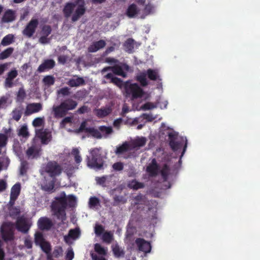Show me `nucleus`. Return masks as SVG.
I'll list each match as a JSON object with an SVG mask.
<instances>
[{"label":"nucleus","mask_w":260,"mask_h":260,"mask_svg":"<svg viewBox=\"0 0 260 260\" xmlns=\"http://www.w3.org/2000/svg\"><path fill=\"white\" fill-rule=\"evenodd\" d=\"M63 13L66 18L70 17L72 14V21H78L86 12L85 3L84 0H75L73 2L66 4Z\"/></svg>","instance_id":"nucleus-1"},{"label":"nucleus","mask_w":260,"mask_h":260,"mask_svg":"<svg viewBox=\"0 0 260 260\" xmlns=\"http://www.w3.org/2000/svg\"><path fill=\"white\" fill-rule=\"evenodd\" d=\"M67 197L64 192L61 193L59 197L55 198L51 205L52 210L58 219L62 221L66 219V209L67 207Z\"/></svg>","instance_id":"nucleus-2"},{"label":"nucleus","mask_w":260,"mask_h":260,"mask_svg":"<svg viewBox=\"0 0 260 260\" xmlns=\"http://www.w3.org/2000/svg\"><path fill=\"white\" fill-rule=\"evenodd\" d=\"M146 76L151 81H161L157 70L148 69L146 72H140L136 77V80L142 87H145L148 85Z\"/></svg>","instance_id":"nucleus-3"},{"label":"nucleus","mask_w":260,"mask_h":260,"mask_svg":"<svg viewBox=\"0 0 260 260\" xmlns=\"http://www.w3.org/2000/svg\"><path fill=\"white\" fill-rule=\"evenodd\" d=\"M168 137L169 145L172 150L174 152L181 149L184 143V147L181 155V157L182 156L187 147V141L186 138L183 137L178 138V135L174 133H170L168 135Z\"/></svg>","instance_id":"nucleus-4"},{"label":"nucleus","mask_w":260,"mask_h":260,"mask_svg":"<svg viewBox=\"0 0 260 260\" xmlns=\"http://www.w3.org/2000/svg\"><path fill=\"white\" fill-rule=\"evenodd\" d=\"M125 96H131L132 99H137L142 98L144 92L137 83H132L130 81L125 82L124 89Z\"/></svg>","instance_id":"nucleus-5"},{"label":"nucleus","mask_w":260,"mask_h":260,"mask_svg":"<svg viewBox=\"0 0 260 260\" xmlns=\"http://www.w3.org/2000/svg\"><path fill=\"white\" fill-rule=\"evenodd\" d=\"M62 171V168L57 161L51 160L48 161L42 168V172L47 174L52 179H56Z\"/></svg>","instance_id":"nucleus-6"},{"label":"nucleus","mask_w":260,"mask_h":260,"mask_svg":"<svg viewBox=\"0 0 260 260\" xmlns=\"http://www.w3.org/2000/svg\"><path fill=\"white\" fill-rule=\"evenodd\" d=\"M1 237L3 241L8 243L14 240V230L13 223L11 222H5L1 227Z\"/></svg>","instance_id":"nucleus-7"},{"label":"nucleus","mask_w":260,"mask_h":260,"mask_svg":"<svg viewBox=\"0 0 260 260\" xmlns=\"http://www.w3.org/2000/svg\"><path fill=\"white\" fill-rule=\"evenodd\" d=\"M31 225V223L30 220L24 216H19L17 218L16 227L17 230L20 232L24 234L27 233Z\"/></svg>","instance_id":"nucleus-8"},{"label":"nucleus","mask_w":260,"mask_h":260,"mask_svg":"<svg viewBox=\"0 0 260 260\" xmlns=\"http://www.w3.org/2000/svg\"><path fill=\"white\" fill-rule=\"evenodd\" d=\"M38 25V20L36 18H32L23 30V35L28 38H31L35 32Z\"/></svg>","instance_id":"nucleus-9"},{"label":"nucleus","mask_w":260,"mask_h":260,"mask_svg":"<svg viewBox=\"0 0 260 260\" xmlns=\"http://www.w3.org/2000/svg\"><path fill=\"white\" fill-rule=\"evenodd\" d=\"M135 243L138 247L139 251L145 253H149L151 250L150 243L143 238H138L135 240Z\"/></svg>","instance_id":"nucleus-10"},{"label":"nucleus","mask_w":260,"mask_h":260,"mask_svg":"<svg viewBox=\"0 0 260 260\" xmlns=\"http://www.w3.org/2000/svg\"><path fill=\"white\" fill-rule=\"evenodd\" d=\"M37 135L43 144H48L51 140V132L48 129H41L37 132Z\"/></svg>","instance_id":"nucleus-11"},{"label":"nucleus","mask_w":260,"mask_h":260,"mask_svg":"<svg viewBox=\"0 0 260 260\" xmlns=\"http://www.w3.org/2000/svg\"><path fill=\"white\" fill-rule=\"evenodd\" d=\"M87 165L91 168H98V148H94L87 156Z\"/></svg>","instance_id":"nucleus-12"},{"label":"nucleus","mask_w":260,"mask_h":260,"mask_svg":"<svg viewBox=\"0 0 260 260\" xmlns=\"http://www.w3.org/2000/svg\"><path fill=\"white\" fill-rule=\"evenodd\" d=\"M159 171V166L155 158H153L151 162L147 167L146 171L150 176L155 177L157 175Z\"/></svg>","instance_id":"nucleus-13"},{"label":"nucleus","mask_w":260,"mask_h":260,"mask_svg":"<svg viewBox=\"0 0 260 260\" xmlns=\"http://www.w3.org/2000/svg\"><path fill=\"white\" fill-rule=\"evenodd\" d=\"M86 121H83L79 128L76 130L77 133L85 132L90 135L98 138V129L92 127H86Z\"/></svg>","instance_id":"nucleus-14"},{"label":"nucleus","mask_w":260,"mask_h":260,"mask_svg":"<svg viewBox=\"0 0 260 260\" xmlns=\"http://www.w3.org/2000/svg\"><path fill=\"white\" fill-rule=\"evenodd\" d=\"M42 109V105L39 103H31L27 105L25 111V115H30L33 113L38 112Z\"/></svg>","instance_id":"nucleus-15"},{"label":"nucleus","mask_w":260,"mask_h":260,"mask_svg":"<svg viewBox=\"0 0 260 260\" xmlns=\"http://www.w3.org/2000/svg\"><path fill=\"white\" fill-rule=\"evenodd\" d=\"M38 225L41 230H49L52 226L53 223L48 217H42L38 220Z\"/></svg>","instance_id":"nucleus-16"},{"label":"nucleus","mask_w":260,"mask_h":260,"mask_svg":"<svg viewBox=\"0 0 260 260\" xmlns=\"http://www.w3.org/2000/svg\"><path fill=\"white\" fill-rule=\"evenodd\" d=\"M55 65V61L51 59L45 60L38 67L37 71L42 73L47 70L53 69Z\"/></svg>","instance_id":"nucleus-17"},{"label":"nucleus","mask_w":260,"mask_h":260,"mask_svg":"<svg viewBox=\"0 0 260 260\" xmlns=\"http://www.w3.org/2000/svg\"><path fill=\"white\" fill-rule=\"evenodd\" d=\"M105 78L107 80H109L110 83L114 84L120 89L122 88H123L124 89H125V82H123L121 79L115 77L112 73H108L105 76Z\"/></svg>","instance_id":"nucleus-18"},{"label":"nucleus","mask_w":260,"mask_h":260,"mask_svg":"<svg viewBox=\"0 0 260 260\" xmlns=\"http://www.w3.org/2000/svg\"><path fill=\"white\" fill-rule=\"evenodd\" d=\"M52 110L54 117L60 118L65 116L68 114V111L64 109V106L60 104L59 105L53 106Z\"/></svg>","instance_id":"nucleus-19"},{"label":"nucleus","mask_w":260,"mask_h":260,"mask_svg":"<svg viewBox=\"0 0 260 260\" xmlns=\"http://www.w3.org/2000/svg\"><path fill=\"white\" fill-rule=\"evenodd\" d=\"M56 179H52L49 181L45 180L43 184L41 185V189L47 192L51 193L55 191V183Z\"/></svg>","instance_id":"nucleus-20"},{"label":"nucleus","mask_w":260,"mask_h":260,"mask_svg":"<svg viewBox=\"0 0 260 260\" xmlns=\"http://www.w3.org/2000/svg\"><path fill=\"white\" fill-rule=\"evenodd\" d=\"M123 69L128 71L129 67L126 64H123L122 67L119 65H115L112 67L113 72L117 75L121 76L123 77H126V73L124 72Z\"/></svg>","instance_id":"nucleus-21"},{"label":"nucleus","mask_w":260,"mask_h":260,"mask_svg":"<svg viewBox=\"0 0 260 260\" xmlns=\"http://www.w3.org/2000/svg\"><path fill=\"white\" fill-rule=\"evenodd\" d=\"M15 12L11 9H8L5 12L1 21L3 23L11 22L15 19Z\"/></svg>","instance_id":"nucleus-22"},{"label":"nucleus","mask_w":260,"mask_h":260,"mask_svg":"<svg viewBox=\"0 0 260 260\" xmlns=\"http://www.w3.org/2000/svg\"><path fill=\"white\" fill-rule=\"evenodd\" d=\"M113 132L111 126H101L99 127V139L106 138L109 135Z\"/></svg>","instance_id":"nucleus-23"},{"label":"nucleus","mask_w":260,"mask_h":260,"mask_svg":"<svg viewBox=\"0 0 260 260\" xmlns=\"http://www.w3.org/2000/svg\"><path fill=\"white\" fill-rule=\"evenodd\" d=\"M139 9L135 4H132L128 6L126 11V15L129 18H134L139 13Z\"/></svg>","instance_id":"nucleus-24"},{"label":"nucleus","mask_w":260,"mask_h":260,"mask_svg":"<svg viewBox=\"0 0 260 260\" xmlns=\"http://www.w3.org/2000/svg\"><path fill=\"white\" fill-rule=\"evenodd\" d=\"M64 106V109L68 112L76 108L78 104L77 102L72 99H67L60 103Z\"/></svg>","instance_id":"nucleus-25"},{"label":"nucleus","mask_w":260,"mask_h":260,"mask_svg":"<svg viewBox=\"0 0 260 260\" xmlns=\"http://www.w3.org/2000/svg\"><path fill=\"white\" fill-rule=\"evenodd\" d=\"M113 253L115 257L119 258L124 256V250L120 247L117 243L114 244L111 246Z\"/></svg>","instance_id":"nucleus-26"},{"label":"nucleus","mask_w":260,"mask_h":260,"mask_svg":"<svg viewBox=\"0 0 260 260\" xmlns=\"http://www.w3.org/2000/svg\"><path fill=\"white\" fill-rule=\"evenodd\" d=\"M70 87H78L85 84V80L82 77L70 79L67 82Z\"/></svg>","instance_id":"nucleus-27"},{"label":"nucleus","mask_w":260,"mask_h":260,"mask_svg":"<svg viewBox=\"0 0 260 260\" xmlns=\"http://www.w3.org/2000/svg\"><path fill=\"white\" fill-rule=\"evenodd\" d=\"M100 237L102 241L107 244L111 243L114 240L113 234L111 231H106Z\"/></svg>","instance_id":"nucleus-28"},{"label":"nucleus","mask_w":260,"mask_h":260,"mask_svg":"<svg viewBox=\"0 0 260 260\" xmlns=\"http://www.w3.org/2000/svg\"><path fill=\"white\" fill-rule=\"evenodd\" d=\"M80 234L81 232L80 229L78 228H76L75 229L70 230L69 232L68 235L65 236L64 237V239L66 242H68V239L69 237L72 238V239L75 240L80 237Z\"/></svg>","instance_id":"nucleus-29"},{"label":"nucleus","mask_w":260,"mask_h":260,"mask_svg":"<svg viewBox=\"0 0 260 260\" xmlns=\"http://www.w3.org/2000/svg\"><path fill=\"white\" fill-rule=\"evenodd\" d=\"M21 190V186L19 183H16L11 188L10 196L12 200H16L19 196Z\"/></svg>","instance_id":"nucleus-30"},{"label":"nucleus","mask_w":260,"mask_h":260,"mask_svg":"<svg viewBox=\"0 0 260 260\" xmlns=\"http://www.w3.org/2000/svg\"><path fill=\"white\" fill-rule=\"evenodd\" d=\"M135 41L132 38H128L123 44V47L126 52L128 53H133L134 49Z\"/></svg>","instance_id":"nucleus-31"},{"label":"nucleus","mask_w":260,"mask_h":260,"mask_svg":"<svg viewBox=\"0 0 260 260\" xmlns=\"http://www.w3.org/2000/svg\"><path fill=\"white\" fill-rule=\"evenodd\" d=\"M22 111L23 109L21 108L14 109L11 113L12 118L9 120V123H10L11 120L18 121L21 118Z\"/></svg>","instance_id":"nucleus-32"},{"label":"nucleus","mask_w":260,"mask_h":260,"mask_svg":"<svg viewBox=\"0 0 260 260\" xmlns=\"http://www.w3.org/2000/svg\"><path fill=\"white\" fill-rule=\"evenodd\" d=\"M26 155L28 158H35L39 156V151L35 147L31 146L28 148L26 151Z\"/></svg>","instance_id":"nucleus-33"},{"label":"nucleus","mask_w":260,"mask_h":260,"mask_svg":"<svg viewBox=\"0 0 260 260\" xmlns=\"http://www.w3.org/2000/svg\"><path fill=\"white\" fill-rule=\"evenodd\" d=\"M55 81V78L52 75H47L43 78L42 82L45 87H49L54 85Z\"/></svg>","instance_id":"nucleus-34"},{"label":"nucleus","mask_w":260,"mask_h":260,"mask_svg":"<svg viewBox=\"0 0 260 260\" xmlns=\"http://www.w3.org/2000/svg\"><path fill=\"white\" fill-rule=\"evenodd\" d=\"M129 149V145L127 142H124L121 146L117 147L115 152L117 155L127 152Z\"/></svg>","instance_id":"nucleus-35"},{"label":"nucleus","mask_w":260,"mask_h":260,"mask_svg":"<svg viewBox=\"0 0 260 260\" xmlns=\"http://www.w3.org/2000/svg\"><path fill=\"white\" fill-rule=\"evenodd\" d=\"M128 186L134 190H137L138 189L144 188L145 186L143 183L139 182L136 179H134L129 181L128 184Z\"/></svg>","instance_id":"nucleus-36"},{"label":"nucleus","mask_w":260,"mask_h":260,"mask_svg":"<svg viewBox=\"0 0 260 260\" xmlns=\"http://www.w3.org/2000/svg\"><path fill=\"white\" fill-rule=\"evenodd\" d=\"M170 173V167L167 164H165L160 171V174L164 181L168 180Z\"/></svg>","instance_id":"nucleus-37"},{"label":"nucleus","mask_w":260,"mask_h":260,"mask_svg":"<svg viewBox=\"0 0 260 260\" xmlns=\"http://www.w3.org/2000/svg\"><path fill=\"white\" fill-rule=\"evenodd\" d=\"M43 235L40 232H37L35 234V243L37 245H40L45 242Z\"/></svg>","instance_id":"nucleus-38"},{"label":"nucleus","mask_w":260,"mask_h":260,"mask_svg":"<svg viewBox=\"0 0 260 260\" xmlns=\"http://www.w3.org/2000/svg\"><path fill=\"white\" fill-rule=\"evenodd\" d=\"M14 36L12 34H9L6 35L5 37L3 38L1 41V44L4 46H7L13 42Z\"/></svg>","instance_id":"nucleus-39"},{"label":"nucleus","mask_w":260,"mask_h":260,"mask_svg":"<svg viewBox=\"0 0 260 260\" xmlns=\"http://www.w3.org/2000/svg\"><path fill=\"white\" fill-rule=\"evenodd\" d=\"M71 154L74 157L75 161L76 164H79L82 161L81 156L80 155V152L77 148H74L71 152Z\"/></svg>","instance_id":"nucleus-40"},{"label":"nucleus","mask_w":260,"mask_h":260,"mask_svg":"<svg viewBox=\"0 0 260 260\" xmlns=\"http://www.w3.org/2000/svg\"><path fill=\"white\" fill-rule=\"evenodd\" d=\"M14 51L13 48L9 47L0 53V59H4L9 57Z\"/></svg>","instance_id":"nucleus-41"},{"label":"nucleus","mask_w":260,"mask_h":260,"mask_svg":"<svg viewBox=\"0 0 260 260\" xmlns=\"http://www.w3.org/2000/svg\"><path fill=\"white\" fill-rule=\"evenodd\" d=\"M28 169V163L26 160H22L21 162L20 167V174L21 175H24L26 174Z\"/></svg>","instance_id":"nucleus-42"},{"label":"nucleus","mask_w":260,"mask_h":260,"mask_svg":"<svg viewBox=\"0 0 260 260\" xmlns=\"http://www.w3.org/2000/svg\"><path fill=\"white\" fill-rule=\"evenodd\" d=\"M52 28L49 25H44L41 29V34L42 36L48 37L51 34Z\"/></svg>","instance_id":"nucleus-43"},{"label":"nucleus","mask_w":260,"mask_h":260,"mask_svg":"<svg viewBox=\"0 0 260 260\" xmlns=\"http://www.w3.org/2000/svg\"><path fill=\"white\" fill-rule=\"evenodd\" d=\"M18 136H22L23 138L27 137L29 136V133L27 126L25 125H22L18 130Z\"/></svg>","instance_id":"nucleus-44"},{"label":"nucleus","mask_w":260,"mask_h":260,"mask_svg":"<svg viewBox=\"0 0 260 260\" xmlns=\"http://www.w3.org/2000/svg\"><path fill=\"white\" fill-rule=\"evenodd\" d=\"M9 211L10 215L12 218H15L20 214V210L18 207H12L9 208Z\"/></svg>","instance_id":"nucleus-45"},{"label":"nucleus","mask_w":260,"mask_h":260,"mask_svg":"<svg viewBox=\"0 0 260 260\" xmlns=\"http://www.w3.org/2000/svg\"><path fill=\"white\" fill-rule=\"evenodd\" d=\"M42 250L47 254L50 253L51 248L50 243L47 241L44 242L39 245Z\"/></svg>","instance_id":"nucleus-46"},{"label":"nucleus","mask_w":260,"mask_h":260,"mask_svg":"<svg viewBox=\"0 0 260 260\" xmlns=\"http://www.w3.org/2000/svg\"><path fill=\"white\" fill-rule=\"evenodd\" d=\"M146 143V139L145 137H141L140 138H138L136 139L134 142V144L135 147H142L144 146Z\"/></svg>","instance_id":"nucleus-47"},{"label":"nucleus","mask_w":260,"mask_h":260,"mask_svg":"<svg viewBox=\"0 0 260 260\" xmlns=\"http://www.w3.org/2000/svg\"><path fill=\"white\" fill-rule=\"evenodd\" d=\"M111 110L109 108L99 109V117H104L111 113Z\"/></svg>","instance_id":"nucleus-48"},{"label":"nucleus","mask_w":260,"mask_h":260,"mask_svg":"<svg viewBox=\"0 0 260 260\" xmlns=\"http://www.w3.org/2000/svg\"><path fill=\"white\" fill-rule=\"evenodd\" d=\"M8 142V137L5 134H0V148L6 146Z\"/></svg>","instance_id":"nucleus-49"},{"label":"nucleus","mask_w":260,"mask_h":260,"mask_svg":"<svg viewBox=\"0 0 260 260\" xmlns=\"http://www.w3.org/2000/svg\"><path fill=\"white\" fill-rule=\"evenodd\" d=\"M62 252L63 250L61 247H56L53 251V255L54 257L57 258L62 254Z\"/></svg>","instance_id":"nucleus-50"},{"label":"nucleus","mask_w":260,"mask_h":260,"mask_svg":"<svg viewBox=\"0 0 260 260\" xmlns=\"http://www.w3.org/2000/svg\"><path fill=\"white\" fill-rule=\"evenodd\" d=\"M70 88L68 87H65L60 88L58 90L57 92L58 94H61L63 96H68L70 94Z\"/></svg>","instance_id":"nucleus-51"},{"label":"nucleus","mask_w":260,"mask_h":260,"mask_svg":"<svg viewBox=\"0 0 260 260\" xmlns=\"http://www.w3.org/2000/svg\"><path fill=\"white\" fill-rule=\"evenodd\" d=\"M26 96V93L23 89L20 88L19 89L17 96V99L18 101H22L24 99Z\"/></svg>","instance_id":"nucleus-52"},{"label":"nucleus","mask_w":260,"mask_h":260,"mask_svg":"<svg viewBox=\"0 0 260 260\" xmlns=\"http://www.w3.org/2000/svg\"><path fill=\"white\" fill-rule=\"evenodd\" d=\"M108 253V248L103 247L99 244V255L106 256Z\"/></svg>","instance_id":"nucleus-53"},{"label":"nucleus","mask_w":260,"mask_h":260,"mask_svg":"<svg viewBox=\"0 0 260 260\" xmlns=\"http://www.w3.org/2000/svg\"><path fill=\"white\" fill-rule=\"evenodd\" d=\"M94 251H91L90 255L92 260H98V243L94 244Z\"/></svg>","instance_id":"nucleus-54"},{"label":"nucleus","mask_w":260,"mask_h":260,"mask_svg":"<svg viewBox=\"0 0 260 260\" xmlns=\"http://www.w3.org/2000/svg\"><path fill=\"white\" fill-rule=\"evenodd\" d=\"M112 168L117 171H122L123 169V164L121 162H115L113 165Z\"/></svg>","instance_id":"nucleus-55"},{"label":"nucleus","mask_w":260,"mask_h":260,"mask_svg":"<svg viewBox=\"0 0 260 260\" xmlns=\"http://www.w3.org/2000/svg\"><path fill=\"white\" fill-rule=\"evenodd\" d=\"M43 123V119L41 118H36L32 121V125L35 127H38L42 125Z\"/></svg>","instance_id":"nucleus-56"},{"label":"nucleus","mask_w":260,"mask_h":260,"mask_svg":"<svg viewBox=\"0 0 260 260\" xmlns=\"http://www.w3.org/2000/svg\"><path fill=\"white\" fill-rule=\"evenodd\" d=\"M153 9V7L151 5H146L144 9V13L147 15H149L152 13Z\"/></svg>","instance_id":"nucleus-57"},{"label":"nucleus","mask_w":260,"mask_h":260,"mask_svg":"<svg viewBox=\"0 0 260 260\" xmlns=\"http://www.w3.org/2000/svg\"><path fill=\"white\" fill-rule=\"evenodd\" d=\"M155 108V106L152 103L147 102L142 106V109L144 110H151Z\"/></svg>","instance_id":"nucleus-58"},{"label":"nucleus","mask_w":260,"mask_h":260,"mask_svg":"<svg viewBox=\"0 0 260 260\" xmlns=\"http://www.w3.org/2000/svg\"><path fill=\"white\" fill-rule=\"evenodd\" d=\"M18 75L17 71L16 70H11L8 73L7 77L10 79L13 80Z\"/></svg>","instance_id":"nucleus-59"},{"label":"nucleus","mask_w":260,"mask_h":260,"mask_svg":"<svg viewBox=\"0 0 260 260\" xmlns=\"http://www.w3.org/2000/svg\"><path fill=\"white\" fill-rule=\"evenodd\" d=\"M74 257V253L72 249H68L66 255V260H72Z\"/></svg>","instance_id":"nucleus-60"},{"label":"nucleus","mask_w":260,"mask_h":260,"mask_svg":"<svg viewBox=\"0 0 260 260\" xmlns=\"http://www.w3.org/2000/svg\"><path fill=\"white\" fill-rule=\"evenodd\" d=\"M88 50L89 52H94L98 51V41L94 42L93 44L88 47Z\"/></svg>","instance_id":"nucleus-61"},{"label":"nucleus","mask_w":260,"mask_h":260,"mask_svg":"<svg viewBox=\"0 0 260 260\" xmlns=\"http://www.w3.org/2000/svg\"><path fill=\"white\" fill-rule=\"evenodd\" d=\"M98 205V198L94 197L89 199V205L90 207L95 206Z\"/></svg>","instance_id":"nucleus-62"},{"label":"nucleus","mask_w":260,"mask_h":260,"mask_svg":"<svg viewBox=\"0 0 260 260\" xmlns=\"http://www.w3.org/2000/svg\"><path fill=\"white\" fill-rule=\"evenodd\" d=\"M8 101V98L5 96H1L0 98V109L4 108Z\"/></svg>","instance_id":"nucleus-63"},{"label":"nucleus","mask_w":260,"mask_h":260,"mask_svg":"<svg viewBox=\"0 0 260 260\" xmlns=\"http://www.w3.org/2000/svg\"><path fill=\"white\" fill-rule=\"evenodd\" d=\"M39 42L42 44H46L50 42V39L48 37L42 36L39 39Z\"/></svg>","instance_id":"nucleus-64"}]
</instances>
